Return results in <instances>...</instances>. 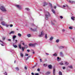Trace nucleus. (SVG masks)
Masks as SVG:
<instances>
[{
    "label": "nucleus",
    "instance_id": "1",
    "mask_svg": "<svg viewBox=\"0 0 75 75\" xmlns=\"http://www.w3.org/2000/svg\"><path fill=\"white\" fill-rule=\"evenodd\" d=\"M46 14L45 15V16L46 17V19L48 20V17L50 16V15L49 13V12H46L45 13Z\"/></svg>",
    "mask_w": 75,
    "mask_h": 75
},
{
    "label": "nucleus",
    "instance_id": "2",
    "mask_svg": "<svg viewBox=\"0 0 75 75\" xmlns=\"http://www.w3.org/2000/svg\"><path fill=\"white\" fill-rule=\"evenodd\" d=\"M0 9L2 11H6V9L3 6H1L0 7Z\"/></svg>",
    "mask_w": 75,
    "mask_h": 75
},
{
    "label": "nucleus",
    "instance_id": "3",
    "mask_svg": "<svg viewBox=\"0 0 75 75\" xmlns=\"http://www.w3.org/2000/svg\"><path fill=\"white\" fill-rule=\"evenodd\" d=\"M38 45L37 43L30 44H29V45L30 47H35L36 45Z\"/></svg>",
    "mask_w": 75,
    "mask_h": 75
},
{
    "label": "nucleus",
    "instance_id": "4",
    "mask_svg": "<svg viewBox=\"0 0 75 75\" xmlns=\"http://www.w3.org/2000/svg\"><path fill=\"white\" fill-rule=\"evenodd\" d=\"M15 6L16 7H17V8H19V9L20 10L22 9V7L20 5H15Z\"/></svg>",
    "mask_w": 75,
    "mask_h": 75
},
{
    "label": "nucleus",
    "instance_id": "5",
    "mask_svg": "<svg viewBox=\"0 0 75 75\" xmlns=\"http://www.w3.org/2000/svg\"><path fill=\"white\" fill-rule=\"evenodd\" d=\"M44 35V31H42L41 32V33L40 35H39V37H42L43 35Z\"/></svg>",
    "mask_w": 75,
    "mask_h": 75
},
{
    "label": "nucleus",
    "instance_id": "6",
    "mask_svg": "<svg viewBox=\"0 0 75 75\" xmlns=\"http://www.w3.org/2000/svg\"><path fill=\"white\" fill-rule=\"evenodd\" d=\"M55 66L53 67V74L54 75H55Z\"/></svg>",
    "mask_w": 75,
    "mask_h": 75
},
{
    "label": "nucleus",
    "instance_id": "7",
    "mask_svg": "<svg viewBox=\"0 0 75 75\" xmlns=\"http://www.w3.org/2000/svg\"><path fill=\"white\" fill-rule=\"evenodd\" d=\"M67 1L70 3H75V2L74 1H70V0H67Z\"/></svg>",
    "mask_w": 75,
    "mask_h": 75
},
{
    "label": "nucleus",
    "instance_id": "8",
    "mask_svg": "<svg viewBox=\"0 0 75 75\" xmlns=\"http://www.w3.org/2000/svg\"><path fill=\"white\" fill-rule=\"evenodd\" d=\"M63 62L64 63V64L65 65H68V64H69V63H68V62L65 61H64Z\"/></svg>",
    "mask_w": 75,
    "mask_h": 75
},
{
    "label": "nucleus",
    "instance_id": "9",
    "mask_svg": "<svg viewBox=\"0 0 75 75\" xmlns=\"http://www.w3.org/2000/svg\"><path fill=\"white\" fill-rule=\"evenodd\" d=\"M1 24L5 26V25H6V23H5V22H4V21H2V22H1Z\"/></svg>",
    "mask_w": 75,
    "mask_h": 75
},
{
    "label": "nucleus",
    "instance_id": "10",
    "mask_svg": "<svg viewBox=\"0 0 75 75\" xmlns=\"http://www.w3.org/2000/svg\"><path fill=\"white\" fill-rule=\"evenodd\" d=\"M57 61H60V60L61 59V58H59V57H57Z\"/></svg>",
    "mask_w": 75,
    "mask_h": 75
},
{
    "label": "nucleus",
    "instance_id": "11",
    "mask_svg": "<svg viewBox=\"0 0 75 75\" xmlns=\"http://www.w3.org/2000/svg\"><path fill=\"white\" fill-rule=\"evenodd\" d=\"M59 64L61 65H64V64L63 63V62L62 61L61 62L59 63Z\"/></svg>",
    "mask_w": 75,
    "mask_h": 75
},
{
    "label": "nucleus",
    "instance_id": "12",
    "mask_svg": "<svg viewBox=\"0 0 75 75\" xmlns=\"http://www.w3.org/2000/svg\"><path fill=\"white\" fill-rule=\"evenodd\" d=\"M14 33H15V32H14V31H12L9 34L10 35L11 34H14Z\"/></svg>",
    "mask_w": 75,
    "mask_h": 75
},
{
    "label": "nucleus",
    "instance_id": "13",
    "mask_svg": "<svg viewBox=\"0 0 75 75\" xmlns=\"http://www.w3.org/2000/svg\"><path fill=\"white\" fill-rule=\"evenodd\" d=\"M44 66H52L51 65H48L47 64H43Z\"/></svg>",
    "mask_w": 75,
    "mask_h": 75
},
{
    "label": "nucleus",
    "instance_id": "14",
    "mask_svg": "<svg viewBox=\"0 0 75 75\" xmlns=\"http://www.w3.org/2000/svg\"><path fill=\"white\" fill-rule=\"evenodd\" d=\"M51 74V72L50 71H48L46 73V75H49V74Z\"/></svg>",
    "mask_w": 75,
    "mask_h": 75
},
{
    "label": "nucleus",
    "instance_id": "15",
    "mask_svg": "<svg viewBox=\"0 0 75 75\" xmlns=\"http://www.w3.org/2000/svg\"><path fill=\"white\" fill-rule=\"evenodd\" d=\"M53 38H54L53 37H52L50 38L49 40L50 41H52Z\"/></svg>",
    "mask_w": 75,
    "mask_h": 75
},
{
    "label": "nucleus",
    "instance_id": "16",
    "mask_svg": "<svg viewBox=\"0 0 75 75\" xmlns=\"http://www.w3.org/2000/svg\"><path fill=\"white\" fill-rule=\"evenodd\" d=\"M71 18V20H73L74 21V19H75V17H74V16H72Z\"/></svg>",
    "mask_w": 75,
    "mask_h": 75
},
{
    "label": "nucleus",
    "instance_id": "17",
    "mask_svg": "<svg viewBox=\"0 0 75 75\" xmlns=\"http://www.w3.org/2000/svg\"><path fill=\"white\" fill-rule=\"evenodd\" d=\"M59 48V49H62V48H64V47L61 46H60Z\"/></svg>",
    "mask_w": 75,
    "mask_h": 75
},
{
    "label": "nucleus",
    "instance_id": "18",
    "mask_svg": "<svg viewBox=\"0 0 75 75\" xmlns=\"http://www.w3.org/2000/svg\"><path fill=\"white\" fill-rule=\"evenodd\" d=\"M48 68L49 69H52V66H48Z\"/></svg>",
    "mask_w": 75,
    "mask_h": 75
},
{
    "label": "nucleus",
    "instance_id": "19",
    "mask_svg": "<svg viewBox=\"0 0 75 75\" xmlns=\"http://www.w3.org/2000/svg\"><path fill=\"white\" fill-rule=\"evenodd\" d=\"M59 42V39H57L56 41V42H57V43H58Z\"/></svg>",
    "mask_w": 75,
    "mask_h": 75
},
{
    "label": "nucleus",
    "instance_id": "20",
    "mask_svg": "<svg viewBox=\"0 0 75 75\" xmlns=\"http://www.w3.org/2000/svg\"><path fill=\"white\" fill-rule=\"evenodd\" d=\"M59 75H62V72L61 71H59Z\"/></svg>",
    "mask_w": 75,
    "mask_h": 75
},
{
    "label": "nucleus",
    "instance_id": "21",
    "mask_svg": "<svg viewBox=\"0 0 75 75\" xmlns=\"http://www.w3.org/2000/svg\"><path fill=\"white\" fill-rule=\"evenodd\" d=\"M18 47L19 48H20V49H21V45H18Z\"/></svg>",
    "mask_w": 75,
    "mask_h": 75
},
{
    "label": "nucleus",
    "instance_id": "22",
    "mask_svg": "<svg viewBox=\"0 0 75 75\" xmlns=\"http://www.w3.org/2000/svg\"><path fill=\"white\" fill-rule=\"evenodd\" d=\"M13 46L14 48H17V46L16 45H14V44H13Z\"/></svg>",
    "mask_w": 75,
    "mask_h": 75
},
{
    "label": "nucleus",
    "instance_id": "23",
    "mask_svg": "<svg viewBox=\"0 0 75 75\" xmlns=\"http://www.w3.org/2000/svg\"><path fill=\"white\" fill-rule=\"evenodd\" d=\"M21 57H23L24 55H23V54L22 53H21Z\"/></svg>",
    "mask_w": 75,
    "mask_h": 75
},
{
    "label": "nucleus",
    "instance_id": "24",
    "mask_svg": "<svg viewBox=\"0 0 75 75\" xmlns=\"http://www.w3.org/2000/svg\"><path fill=\"white\" fill-rule=\"evenodd\" d=\"M27 36L28 38L30 37H31V35L30 34H28L27 35Z\"/></svg>",
    "mask_w": 75,
    "mask_h": 75
},
{
    "label": "nucleus",
    "instance_id": "25",
    "mask_svg": "<svg viewBox=\"0 0 75 75\" xmlns=\"http://www.w3.org/2000/svg\"><path fill=\"white\" fill-rule=\"evenodd\" d=\"M53 56H55V57H57V53H54L53 55Z\"/></svg>",
    "mask_w": 75,
    "mask_h": 75
},
{
    "label": "nucleus",
    "instance_id": "26",
    "mask_svg": "<svg viewBox=\"0 0 75 75\" xmlns=\"http://www.w3.org/2000/svg\"><path fill=\"white\" fill-rule=\"evenodd\" d=\"M22 50L23 51H24V49H25V47H22Z\"/></svg>",
    "mask_w": 75,
    "mask_h": 75
},
{
    "label": "nucleus",
    "instance_id": "27",
    "mask_svg": "<svg viewBox=\"0 0 75 75\" xmlns=\"http://www.w3.org/2000/svg\"><path fill=\"white\" fill-rule=\"evenodd\" d=\"M16 38V35H14L13 37V39H15Z\"/></svg>",
    "mask_w": 75,
    "mask_h": 75
},
{
    "label": "nucleus",
    "instance_id": "28",
    "mask_svg": "<svg viewBox=\"0 0 75 75\" xmlns=\"http://www.w3.org/2000/svg\"><path fill=\"white\" fill-rule=\"evenodd\" d=\"M52 11L54 13V14H55V11L54 10L52 9Z\"/></svg>",
    "mask_w": 75,
    "mask_h": 75
},
{
    "label": "nucleus",
    "instance_id": "29",
    "mask_svg": "<svg viewBox=\"0 0 75 75\" xmlns=\"http://www.w3.org/2000/svg\"><path fill=\"white\" fill-rule=\"evenodd\" d=\"M25 10H26L27 11H29V10H30V9L28 8H25Z\"/></svg>",
    "mask_w": 75,
    "mask_h": 75
},
{
    "label": "nucleus",
    "instance_id": "30",
    "mask_svg": "<svg viewBox=\"0 0 75 75\" xmlns=\"http://www.w3.org/2000/svg\"><path fill=\"white\" fill-rule=\"evenodd\" d=\"M18 35L19 37H21V34H20V33H18Z\"/></svg>",
    "mask_w": 75,
    "mask_h": 75
},
{
    "label": "nucleus",
    "instance_id": "31",
    "mask_svg": "<svg viewBox=\"0 0 75 75\" xmlns=\"http://www.w3.org/2000/svg\"><path fill=\"white\" fill-rule=\"evenodd\" d=\"M5 39H6V37H2L3 40H5Z\"/></svg>",
    "mask_w": 75,
    "mask_h": 75
},
{
    "label": "nucleus",
    "instance_id": "32",
    "mask_svg": "<svg viewBox=\"0 0 75 75\" xmlns=\"http://www.w3.org/2000/svg\"><path fill=\"white\" fill-rule=\"evenodd\" d=\"M16 70L17 71H18L19 70V69L18 67H16Z\"/></svg>",
    "mask_w": 75,
    "mask_h": 75
},
{
    "label": "nucleus",
    "instance_id": "33",
    "mask_svg": "<svg viewBox=\"0 0 75 75\" xmlns=\"http://www.w3.org/2000/svg\"><path fill=\"white\" fill-rule=\"evenodd\" d=\"M45 38H46V39L48 38V37H47V34H46L45 35Z\"/></svg>",
    "mask_w": 75,
    "mask_h": 75
},
{
    "label": "nucleus",
    "instance_id": "34",
    "mask_svg": "<svg viewBox=\"0 0 75 75\" xmlns=\"http://www.w3.org/2000/svg\"><path fill=\"white\" fill-rule=\"evenodd\" d=\"M5 26H6V27H8L9 26V25H8L7 24H6L5 25Z\"/></svg>",
    "mask_w": 75,
    "mask_h": 75
},
{
    "label": "nucleus",
    "instance_id": "35",
    "mask_svg": "<svg viewBox=\"0 0 75 75\" xmlns=\"http://www.w3.org/2000/svg\"><path fill=\"white\" fill-rule=\"evenodd\" d=\"M69 29H70V30H72V27H70L69 28Z\"/></svg>",
    "mask_w": 75,
    "mask_h": 75
},
{
    "label": "nucleus",
    "instance_id": "36",
    "mask_svg": "<svg viewBox=\"0 0 75 75\" xmlns=\"http://www.w3.org/2000/svg\"><path fill=\"white\" fill-rule=\"evenodd\" d=\"M60 18H61V19H62V18H63V17H62V16H60Z\"/></svg>",
    "mask_w": 75,
    "mask_h": 75
},
{
    "label": "nucleus",
    "instance_id": "37",
    "mask_svg": "<svg viewBox=\"0 0 75 75\" xmlns=\"http://www.w3.org/2000/svg\"><path fill=\"white\" fill-rule=\"evenodd\" d=\"M30 57H31L30 56H28V58L26 59V60H27V59H28V58H30Z\"/></svg>",
    "mask_w": 75,
    "mask_h": 75
},
{
    "label": "nucleus",
    "instance_id": "38",
    "mask_svg": "<svg viewBox=\"0 0 75 75\" xmlns=\"http://www.w3.org/2000/svg\"><path fill=\"white\" fill-rule=\"evenodd\" d=\"M25 48H28V46L27 45H25Z\"/></svg>",
    "mask_w": 75,
    "mask_h": 75
},
{
    "label": "nucleus",
    "instance_id": "39",
    "mask_svg": "<svg viewBox=\"0 0 75 75\" xmlns=\"http://www.w3.org/2000/svg\"><path fill=\"white\" fill-rule=\"evenodd\" d=\"M69 67L70 68H71V69L72 68V66H69Z\"/></svg>",
    "mask_w": 75,
    "mask_h": 75
},
{
    "label": "nucleus",
    "instance_id": "40",
    "mask_svg": "<svg viewBox=\"0 0 75 75\" xmlns=\"http://www.w3.org/2000/svg\"><path fill=\"white\" fill-rule=\"evenodd\" d=\"M46 5H47V4H46V3L45 2L44 3V5H43V6H46Z\"/></svg>",
    "mask_w": 75,
    "mask_h": 75
},
{
    "label": "nucleus",
    "instance_id": "41",
    "mask_svg": "<svg viewBox=\"0 0 75 75\" xmlns=\"http://www.w3.org/2000/svg\"><path fill=\"white\" fill-rule=\"evenodd\" d=\"M25 69L26 70H27V67H26V66H25Z\"/></svg>",
    "mask_w": 75,
    "mask_h": 75
},
{
    "label": "nucleus",
    "instance_id": "42",
    "mask_svg": "<svg viewBox=\"0 0 75 75\" xmlns=\"http://www.w3.org/2000/svg\"><path fill=\"white\" fill-rule=\"evenodd\" d=\"M4 75H7V72H5V73H4Z\"/></svg>",
    "mask_w": 75,
    "mask_h": 75
},
{
    "label": "nucleus",
    "instance_id": "43",
    "mask_svg": "<svg viewBox=\"0 0 75 75\" xmlns=\"http://www.w3.org/2000/svg\"><path fill=\"white\" fill-rule=\"evenodd\" d=\"M15 43H17V41H18V40H15Z\"/></svg>",
    "mask_w": 75,
    "mask_h": 75
},
{
    "label": "nucleus",
    "instance_id": "44",
    "mask_svg": "<svg viewBox=\"0 0 75 75\" xmlns=\"http://www.w3.org/2000/svg\"><path fill=\"white\" fill-rule=\"evenodd\" d=\"M60 55H62V52H60Z\"/></svg>",
    "mask_w": 75,
    "mask_h": 75
},
{
    "label": "nucleus",
    "instance_id": "45",
    "mask_svg": "<svg viewBox=\"0 0 75 75\" xmlns=\"http://www.w3.org/2000/svg\"><path fill=\"white\" fill-rule=\"evenodd\" d=\"M25 56H28V54H25Z\"/></svg>",
    "mask_w": 75,
    "mask_h": 75
},
{
    "label": "nucleus",
    "instance_id": "46",
    "mask_svg": "<svg viewBox=\"0 0 75 75\" xmlns=\"http://www.w3.org/2000/svg\"><path fill=\"white\" fill-rule=\"evenodd\" d=\"M10 27H13V25L11 24L10 25Z\"/></svg>",
    "mask_w": 75,
    "mask_h": 75
},
{
    "label": "nucleus",
    "instance_id": "47",
    "mask_svg": "<svg viewBox=\"0 0 75 75\" xmlns=\"http://www.w3.org/2000/svg\"><path fill=\"white\" fill-rule=\"evenodd\" d=\"M65 31V29H62V31L64 32V31Z\"/></svg>",
    "mask_w": 75,
    "mask_h": 75
},
{
    "label": "nucleus",
    "instance_id": "48",
    "mask_svg": "<svg viewBox=\"0 0 75 75\" xmlns=\"http://www.w3.org/2000/svg\"><path fill=\"white\" fill-rule=\"evenodd\" d=\"M63 69H65V67H63Z\"/></svg>",
    "mask_w": 75,
    "mask_h": 75
},
{
    "label": "nucleus",
    "instance_id": "49",
    "mask_svg": "<svg viewBox=\"0 0 75 75\" xmlns=\"http://www.w3.org/2000/svg\"><path fill=\"white\" fill-rule=\"evenodd\" d=\"M37 71H40V69H38L37 70Z\"/></svg>",
    "mask_w": 75,
    "mask_h": 75
},
{
    "label": "nucleus",
    "instance_id": "50",
    "mask_svg": "<svg viewBox=\"0 0 75 75\" xmlns=\"http://www.w3.org/2000/svg\"><path fill=\"white\" fill-rule=\"evenodd\" d=\"M39 74L38 73H36L35 74V75H38Z\"/></svg>",
    "mask_w": 75,
    "mask_h": 75
},
{
    "label": "nucleus",
    "instance_id": "51",
    "mask_svg": "<svg viewBox=\"0 0 75 75\" xmlns=\"http://www.w3.org/2000/svg\"><path fill=\"white\" fill-rule=\"evenodd\" d=\"M40 62H42V59H40Z\"/></svg>",
    "mask_w": 75,
    "mask_h": 75
},
{
    "label": "nucleus",
    "instance_id": "52",
    "mask_svg": "<svg viewBox=\"0 0 75 75\" xmlns=\"http://www.w3.org/2000/svg\"><path fill=\"white\" fill-rule=\"evenodd\" d=\"M66 6V7H68V6L67 5H65Z\"/></svg>",
    "mask_w": 75,
    "mask_h": 75
},
{
    "label": "nucleus",
    "instance_id": "53",
    "mask_svg": "<svg viewBox=\"0 0 75 75\" xmlns=\"http://www.w3.org/2000/svg\"><path fill=\"white\" fill-rule=\"evenodd\" d=\"M31 75H34V73H31Z\"/></svg>",
    "mask_w": 75,
    "mask_h": 75
},
{
    "label": "nucleus",
    "instance_id": "54",
    "mask_svg": "<svg viewBox=\"0 0 75 75\" xmlns=\"http://www.w3.org/2000/svg\"><path fill=\"white\" fill-rule=\"evenodd\" d=\"M57 8V7L56 6H54V8Z\"/></svg>",
    "mask_w": 75,
    "mask_h": 75
},
{
    "label": "nucleus",
    "instance_id": "55",
    "mask_svg": "<svg viewBox=\"0 0 75 75\" xmlns=\"http://www.w3.org/2000/svg\"><path fill=\"white\" fill-rule=\"evenodd\" d=\"M27 52H30V50H27Z\"/></svg>",
    "mask_w": 75,
    "mask_h": 75
},
{
    "label": "nucleus",
    "instance_id": "56",
    "mask_svg": "<svg viewBox=\"0 0 75 75\" xmlns=\"http://www.w3.org/2000/svg\"><path fill=\"white\" fill-rule=\"evenodd\" d=\"M52 25H54V23H52Z\"/></svg>",
    "mask_w": 75,
    "mask_h": 75
},
{
    "label": "nucleus",
    "instance_id": "57",
    "mask_svg": "<svg viewBox=\"0 0 75 75\" xmlns=\"http://www.w3.org/2000/svg\"><path fill=\"white\" fill-rule=\"evenodd\" d=\"M1 45H2V46H4V45L3 44H1Z\"/></svg>",
    "mask_w": 75,
    "mask_h": 75
},
{
    "label": "nucleus",
    "instance_id": "58",
    "mask_svg": "<svg viewBox=\"0 0 75 75\" xmlns=\"http://www.w3.org/2000/svg\"><path fill=\"white\" fill-rule=\"evenodd\" d=\"M35 68V66H33V67H32V69H33V68Z\"/></svg>",
    "mask_w": 75,
    "mask_h": 75
},
{
    "label": "nucleus",
    "instance_id": "59",
    "mask_svg": "<svg viewBox=\"0 0 75 75\" xmlns=\"http://www.w3.org/2000/svg\"><path fill=\"white\" fill-rule=\"evenodd\" d=\"M22 44L23 45H24L25 44H24V43H23Z\"/></svg>",
    "mask_w": 75,
    "mask_h": 75
},
{
    "label": "nucleus",
    "instance_id": "60",
    "mask_svg": "<svg viewBox=\"0 0 75 75\" xmlns=\"http://www.w3.org/2000/svg\"><path fill=\"white\" fill-rule=\"evenodd\" d=\"M8 41H11V39H8Z\"/></svg>",
    "mask_w": 75,
    "mask_h": 75
},
{
    "label": "nucleus",
    "instance_id": "61",
    "mask_svg": "<svg viewBox=\"0 0 75 75\" xmlns=\"http://www.w3.org/2000/svg\"><path fill=\"white\" fill-rule=\"evenodd\" d=\"M63 7H66V6L65 5H63Z\"/></svg>",
    "mask_w": 75,
    "mask_h": 75
},
{
    "label": "nucleus",
    "instance_id": "62",
    "mask_svg": "<svg viewBox=\"0 0 75 75\" xmlns=\"http://www.w3.org/2000/svg\"><path fill=\"white\" fill-rule=\"evenodd\" d=\"M50 6H51V7H52V4H50Z\"/></svg>",
    "mask_w": 75,
    "mask_h": 75
},
{
    "label": "nucleus",
    "instance_id": "63",
    "mask_svg": "<svg viewBox=\"0 0 75 75\" xmlns=\"http://www.w3.org/2000/svg\"><path fill=\"white\" fill-rule=\"evenodd\" d=\"M33 54H34V53H35L34 52H33Z\"/></svg>",
    "mask_w": 75,
    "mask_h": 75
},
{
    "label": "nucleus",
    "instance_id": "64",
    "mask_svg": "<svg viewBox=\"0 0 75 75\" xmlns=\"http://www.w3.org/2000/svg\"><path fill=\"white\" fill-rule=\"evenodd\" d=\"M13 41H14V39H13Z\"/></svg>",
    "mask_w": 75,
    "mask_h": 75
}]
</instances>
